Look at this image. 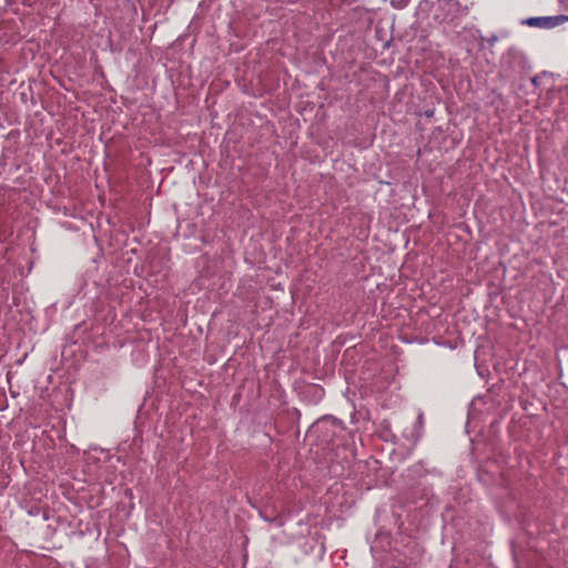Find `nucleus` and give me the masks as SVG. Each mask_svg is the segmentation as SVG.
Returning <instances> with one entry per match:
<instances>
[{
  "label": "nucleus",
  "instance_id": "6",
  "mask_svg": "<svg viewBox=\"0 0 568 568\" xmlns=\"http://www.w3.org/2000/svg\"><path fill=\"white\" fill-rule=\"evenodd\" d=\"M496 41H497V37H493V38L489 40V42H490V43H494V42H496Z\"/></svg>",
  "mask_w": 568,
  "mask_h": 568
},
{
  "label": "nucleus",
  "instance_id": "2",
  "mask_svg": "<svg viewBox=\"0 0 568 568\" xmlns=\"http://www.w3.org/2000/svg\"><path fill=\"white\" fill-rule=\"evenodd\" d=\"M568 21L567 16L532 17L523 21L524 24L535 28L551 29Z\"/></svg>",
  "mask_w": 568,
  "mask_h": 568
},
{
  "label": "nucleus",
  "instance_id": "5",
  "mask_svg": "<svg viewBox=\"0 0 568 568\" xmlns=\"http://www.w3.org/2000/svg\"><path fill=\"white\" fill-rule=\"evenodd\" d=\"M531 82H532V84H534L535 87H537V85H538V77H534V78H532V80H531Z\"/></svg>",
  "mask_w": 568,
  "mask_h": 568
},
{
  "label": "nucleus",
  "instance_id": "3",
  "mask_svg": "<svg viewBox=\"0 0 568 568\" xmlns=\"http://www.w3.org/2000/svg\"><path fill=\"white\" fill-rule=\"evenodd\" d=\"M406 2L407 0H390V4L394 8H403L404 6H406Z\"/></svg>",
  "mask_w": 568,
  "mask_h": 568
},
{
  "label": "nucleus",
  "instance_id": "1",
  "mask_svg": "<svg viewBox=\"0 0 568 568\" xmlns=\"http://www.w3.org/2000/svg\"><path fill=\"white\" fill-rule=\"evenodd\" d=\"M468 14V7L462 6L458 0H438L435 19L440 23L457 24L462 18Z\"/></svg>",
  "mask_w": 568,
  "mask_h": 568
},
{
  "label": "nucleus",
  "instance_id": "4",
  "mask_svg": "<svg viewBox=\"0 0 568 568\" xmlns=\"http://www.w3.org/2000/svg\"><path fill=\"white\" fill-rule=\"evenodd\" d=\"M417 423H418V425H423V423H424V415L422 413H419L417 416Z\"/></svg>",
  "mask_w": 568,
  "mask_h": 568
}]
</instances>
